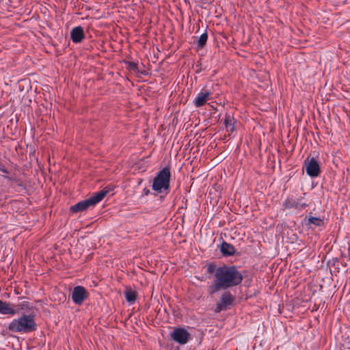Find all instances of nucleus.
Instances as JSON below:
<instances>
[{"mask_svg":"<svg viewBox=\"0 0 350 350\" xmlns=\"http://www.w3.org/2000/svg\"><path fill=\"white\" fill-rule=\"evenodd\" d=\"M125 297L128 302L133 304L136 299L137 295L135 291L129 290L125 292Z\"/></svg>","mask_w":350,"mask_h":350,"instance_id":"15","label":"nucleus"},{"mask_svg":"<svg viewBox=\"0 0 350 350\" xmlns=\"http://www.w3.org/2000/svg\"><path fill=\"white\" fill-rule=\"evenodd\" d=\"M144 193L146 195H148L149 193V191L148 190L144 191Z\"/></svg>","mask_w":350,"mask_h":350,"instance_id":"19","label":"nucleus"},{"mask_svg":"<svg viewBox=\"0 0 350 350\" xmlns=\"http://www.w3.org/2000/svg\"><path fill=\"white\" fill-rule=\"evenodd\" d=\"M306 174L312 177H317L320 174L319 163L314 158L307 159L304 164Z\"/></svg>","mask_w":350,"mask_h":350,"instance_id":"6","label":"nucleus"},{"mask_svg":"<svg viewBox=\"0 0 350 350\" xmlns=\"http://www.w3.org/2000/svg\"><path fill=\"white\" fill-rule=\"evenodd\" d=\"M19 306L21 307V309H23L25 307H27V302H22Z\"/></svg>","mask_w":350,"mask_h":350,"instance_id":"18","label":"nucleus"},{"mask_svg":"<svg viewBox=\"0 0 350 350\" xmlns=\"http://www.w3.org/2000/svg\"><path fill=\"white\" fill-rule=\"evenodd\" d=\"M34 315L23 314L14 319L8 325V329L13 332L29 333L36 329Z\"/></svg>","mask_w":350,"mask_h":350,"instance_id":"2","label":"nucleus"},{"mask_svg":"<svg viewBox=\"0 0 350 350\" xmlns=\"http://www.w3.org/2000/svg\"><path fill=\"white\" fill-rule=\"evenodd\" d=\"M234 301V297L229 292H224L220 299L219 301L216 304L215 312H219L221 310H226L228 306L232 304Z\"/></svg>","mask_w":350,"mask_h":350,"instance_id":"8","label":"nucleus"},{"mask_svg":"<svg viewBox=\"0 0 350 350\" xmlns=\"http://www.w3.org/2000/svg\"><path fill=\"white\" fill-rule=\"evenodd\" d=\"M17 313V311L12 308L9 303L3 301L0 299V314H8L14 316Z\"/></svg>","mask_w":350,"mask_h":350,"instance_id":"12","label":"nucleus"},{"mask_svg":"<svg viewBox=\"0 0 350 350\" xmlns=\"http://www.w3.org/2000/svg\"><path fill=\"white\" fill-rule=\"evenodd\" d=\"M308 223L315 226H321L324 224L323 220L319 217H310L308 219Z\"/></svg>","mask_w":350,"mask_h":350,"instance_id":"16","label":"nucleus"},{"mask_svg":"<svg viewBox=\"0 0 350 350\" xmlns=\"http://www.w3.org/2000/svg\"><path fill=\"white\" fill-rule=\"evenodd\" d=\"M234 119L230 116L226 115L225 120H224V124L226 128L227 131L232 133L234 131Z\"/></svg>","mask_w":350,"mask_h":350,"instance_id":"14","label":"nucleus"},{"mask_svg":"<svg viewBox=\"0 0 350 350\" xmlns=\"http://www.w3.org/2000/svg\"><path fill=\"white\" fill-rule=\"evenodd\" d=\"M169 336L171 340L180 345L187 344L191 338V334L188 330L181 327H174Z\"/></svg>","mask_w":350,"mask_h":350,"instance_id":"5","label":"nucleus"},{"mask_svg":"<svg viewBox=\"0 0 350 350\" xmlns=\"http://www.w3.org/2000/svg\"><path fill=\"white\" fill-rule=\"evenodd\" d=\"M220 250L224 256H232L235 253L236 251L233 245L226 242L222 243Z\"/></svg>","mask_w":350,"mask_h":350,"instance_id":"13","label":"nucleus"},{"mask_svg":"<svg viewBox=\"0 0 350 350\" xmlns=\"http://www.w3.org/2000/svg\"><path fill=\"white\" fill-rule=\"evenodd\" d=\"M303 198H287L284 204V206L285 208L291 209L294 208L296 210H302L307 206L306 202H302Z\"/></svg>","mask_w":350,"mask_h":350,"instance_id":"9","label":"nucleus"},{"mask_svg":"<svg viewBox=\"0 0 350 350\" xmlns=\"http://www.w3.org/2000/svg\"><path fill=\"white\" fill-rule=\"evenodd\" d=\"M88 297V292L81 286L75 287L72 291L71 297L75 304L81 305Z\"/></svg>","mask_w":350,"mask_h":350,"instance_id":"7","label":"nucleus"},{"mask_svg":"<svg viewBox=\"0 0 350 350\" xmlns=\"http://www.w3.org/2000/svg\"><path fill=\"white\" fill-rule=\"evenodd\" d=\"M207 271L209 273H213L214 275L213 283L208 288L210 295L236 286L243 280L242 274L234 266L224 265L216 268L214 265H209Z\"/></svg>","mask_w":350,"mask_h":350,"instance_id":"1","label":"nucleus"},{"mask_svg":"<svg viewBox=\"0 0 350 350\" xmlns=\"http://www.w3.org/2000/svg\"><path fill=\"white\" fill-rule=\"evenodd\" d=\"M211 92L208 90H202L196 96L193 103L196 107L203 106L211 96Z\"/></svg>","mask_w":350,"mask_h":350,"instance_id":"10","label":"nucleus"},{"mask_svg":"<svg viewBox=\"0 0 350 350\" xmlns=\"http://www.w3.org/2000/svg\"><path fill=\"white\" fill-rule=\"evenodd\" d=\"M70 38L74 43H79L84 38L83 29L81 26L76 27L70 31Z\"/></svg>","mask_w":350,"mask_h":350,"instance_id":"11","label":"nucleus"},{"mask_svg":"<svg viewBox=\"0 0 350 350\" xmlns=\"http://www.w3.org/2000/svg\"><path fill=\"white\" fill-rule=\"evenodd\" d=\"M208 39V35L206 33H202L198 38V46L200 48L203 47L207 41Z\"/></svg>","mask_w":350,"mask_h":350,"instance_id":"17","label":"nucleus"},{"mask_svg":"<svg viewBox=\"0 0 350 350\" xmlns=\"http://www.w3.org/2000/svg\"><path fill=\"white\" fill-rule=\"evenodd\" d=\"M109 189L105 188L97 193H95L92 196L88 199L82 200L75 204L70 207V211L72 213H78L83 211L91 206L100 202L104 197L109 193Z\"/></svg>","mask_w":350,"mask_h":350,"instance_id":"4","label":"nucleus"},{"mask_svg":"<svg viewBox=\"0 0 350 350\" xmlns=\"http://www.w3.org/2000/svg\"><path fill=\"white\" fill-rule=\"evenodd\" d=\"M170 170L167 167L159 170L152 180V189L154 195H167L170 192Z\"/></svg>","mask_w":350,"mask_h":350,"instance_id":"3","label":"nucleus"}]
</instances>
